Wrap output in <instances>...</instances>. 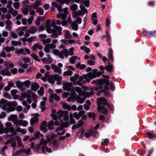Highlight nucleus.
<instances>
[{"label": "nucleus", "mask_w": 156, "mask_h": 156, "mask_svg": "<svg viewBox=\"0 0 156 156\" xmlns=\"http://www.w3.org/2000/svg\"><path fill=\"white\" fill-rule=\"evenodd\" d=\"M92 82L93 84H96V86L94 87L93 90L98 92V96H99L100 93L103 92L106 97H109L110 93L107 91L109 90L108 86L109 85L110 82L108 80L103 79L98 81L93 80Z\"/></svg>", "instance_id": "1"}, {"label": "nucleus", "mask_w": 156, "mask_h": 156, "mask_svg": "<svg viewBox=\"0 0 156 156\" xmlns=\"http://www.w3.org/2000/svg\"><path fill=\"white\" fill-rule=\"evenodd\" d=\"M104 72H98V70L96 69L92 70V72L88 73L87 74H83L82 76L79 78L77 81L76 82V83H74V85L78 84L81 85L82 84L81 81L89 83L91 80L100 76Z\"/></svg>", "instance_id": "2"}, {"label": "nucleus", "mask_w": 156, "mask_h": 156, "mask_svg": "<svg viewBox=\"0 0 156 156\" xmlns=\"http://www.w3.org/2000/svg\"><path fill=\"white\" fill-rule=\"evenodd\" d=\"M17 105V103L16 101L9 102L3 98L0 101V105L2 107V109L6 110L7 113L15 111Z\"/></svg>", "instance_id": "3"}, {"label": "nucleus", "mask_w": 156, "mask_h": 156, "mask_svg": "<svg viewBox=\"0 0 156 156\" xmlns=\"http://www.w3.org/2000/svg\"><path fill=\"white\" fill-rule=\"evenodd\" d=\"M97 103L98 106L100 105H107L108 104L107 101L105 98H100L98 99Z\"/></svg>", "instance_id": "4"}, {"label": "nucleus", "mask_w": 156, "mask_h": 156, "mask_svg": "<svg viewBox=\"0 0 156 156\" xmlns=\"http://www.w3.org/2000/svg\"><path fill=\"white\" fill-rule=\"evenodd\" d=\"M97 109L99 112L103 110L102 113L105 115H106L108 112V109L103 105H99L98 106Z\"/></svg>", "instance_id": "5"}, {"label": "nucleus", "mask_w": 156, "mask_h": 156, "mask_svg": "<svg viewBox=\"0 0 156 156\" xmlns=\"http://www.w3.org/2000/svg\"><path fill=\"white\" fill-rule=\"evenodd\" d=\"M72 86V84L68 82L65 83L63 85V88L68 91H70L71 90V87Z\"/></svg>", "instance_id": "6"}, {"label": "nucleus", "mask_w": 156, "mask_h": 156, "mask_svg": "<svg viewBox=\"0 0 156 156\" xmlns=\"http://www.w3.org/2000/svg\"><path fill=\"white\" fill-rule=\"evenodd\" d=\"M53 78L54 80H57L56 84L58 85L61 84L62 81V77L59 76V75L57 74H55L53 76Z\"/></svg>", "instance_id": "7"}, {"label": "nucleus", "mask_w": 156, "mask_h": 156, "mask_svg": "<svg viewBox=\"0 0 156 156\" xmlns=\"http://www.w3.org/2000/svg\"><path fill=\"white\" fill-rule=\"evenodd\" d=\"M57 114H58L59 118H61L62 116L68 115V112L67 111H63L62 110H59Z\"/></svg>", "instance_id": "8"}, {"label": "nucleus", "mask_w": 156, "mask_h": 156, "mask_svg": "<svg viewBox=\"0 0 156 156\" xmlns=\"http://www.w3.org/2000/svg\"><path fill=\"white\" fill-rule=\"evenodd\" d=\"M54 29H52V30L54 31L57 33H58V34L59 35H61L62 34V28L60 26H55L54 27Z\"/></svg>", "instance_id": "9"}, {"label": "nucleus", "mask_w": 156, "mask_h": 156, "mask_svg": "<svg viewBox=\"0 0 156 156\" xmlns=\"http://www.w3.org/2000/svg\"><path fill=\"white\" fill-rule=\"evenodd\" d=\"M39 87V85L36 82H34V84L32 83L31 84V89L35 91H37Z\"/></svg>", "instance_id": "10"}, {"label": "nucleus", "mask_w": 156, "mask_h": 156, "mask_svg": "<svg viewBox=\"0 0 156 156\" xmlns=\"http://www.w3.org/2000/svg\"><path fill=\"white\" fill-rule=\"evenodd\" d=\"M42 150L43 153H45V150L49 153H51L52 152L51 149L50 148H48L47 147L46 145H44L42 147Z\"/></svg>", "instance_id": "11"}, {"label": "nucleus", "mask_w": 156, "mask_h": 156, "mask_svg": "<svg viewBox=\"0 0 156 156\" xmlns=\"http://www.w3.org/2000/svg\"><path fill=\"white\" fill-rule=\"evenodd\" d=\"M38 118L36 116H34L32 118L30 121V124L31 126H33L34 124L38 122Z\"/></svg>", "instance_id": "12"}, {"label": "nucleus", "mask_w": 156, "mask_h": 156, "mask_svg": "<svg viewBox=\"0 0 156 156\" xmlns=\"http://www.w3.org/2000/svg\"><path fill=\"white\" fill-rule=\"evenodd\" d=\"M18 123L19 125L23 126H26L28 124V122L27 121L21 119L18 120Z\"/></svg>", "instance_id": "13"}, {"label": "nucleus", "mask_w": 156, "mask_h": 156, "mask_svg": "<svg viewBox=\"0 0 156 156\" xmlns=\"http://www.w3.org/2000/svg\"><path fill=\"white\" fill-rule=\"evenodd\" d=\"M32 92L31 91L27 93L26 92H23L22 93V96L23 98H31V94Z\"/></svg>", "instance_id": "14"}, {"label": "nucleus", "mask_w": 156, "mask_h": 156, "mask_svg": "<svg viewBox=\"0 0 156 156\" xmlns=\"http://www.w3.org/2000/svg\"><path fill=\"white\" fill-rule=\"evenodd\" d=\"M52 58L49 57L48 58H43L42 61L43 62L46 64H50L52 62Z\"/></svg>", "instance_id": "15"}, {"label": "nucleus", "mask_w": 156, "mask_h": 156, "mask_svg": "<svg viewBox=\"0 0 156 156\" xmlns=\"http://www.w3.org/2000/svg\"><path fill=\"white\" fill-rule=\"evenodd\" d=\"M79 77V75L78 74L76 73L74 76L70 77V79L71 81L73 82H76V81L77 80ZM74 83H76V82Z\"/></svg>", "instance_id": "16"}, {"label": "nucleus", "mask_w": 156, "mask_h": 156, "mask_svg": "<svg viewBox=\"0 0 156 156\" xmlns=\"http://www.w3.org/2000/svg\"><path fill=\"white\" fill-rule=\"evenodd\" d=\"M16 87L19 89H21L23 87L24 83L23 82H21L20 80H17L16 83Z\"/></svg>", "instance_id": "17"}, {"label": "nucleus", "mask_w": 156, "mask_h": 156, "mask_svg": "<svg viewBox=\"0 0 156 156\" xmlns=\"http://www.w3.org/2000/svg\"><path fill=\"white\" fill-rule=\"evenodd\" d=\"M50 97L52 99H55V100L56 101H58L60 99V97L55 93L51 94L50 95Z\"/></svg>", "instance_id": "18"}, {"label": "nucleus", "mask_w": 156, "mask_h": 156, "mask_svg": "<svg viewBox=\"0 0 156 156\" xmlns=\"http://www.w3.org/2000/svg\"><path fill=\"white\" fill-rule=\"evenodd\" d=\"M71 26L73 30L76 31L78 30V25L76 22H73V23H71Z\"/></svg>", "instance_id": "19"}, {"label": "nucleus", "mask_w": 156, "mask_h": 156, "mask_svg": "<svg viewBox=\"0 0 156 156\" xmlns=\"http://www.w3.org/2000/svg\"><path fill=\"white\" fill-rule=\"evenodd\" d=\"M63 108L64 109H67L68 110H70L71 109V107L66 102L64 103L62 105Z\"/></svg>", "instance_id": "20"}, {"label": "nucleus", "mask_w": 156, "mask_h": 156, "mask_svg": "<svg viewBox=\"0 0 156 156\" xmlns=\"http://www.w3.org/2000/svg\"><path fill=\"white\" fill-rule=\"evenodd\" d=\"M52 143L53 147L54 149V150H57L58 149V146L57 140H55L52 142Z\"/></svg>", "instance_id": "21"}, {"label": "nucleus", "mask_w": 156, "mask_h": 156, "mask_svg": "<svg viewBox=\"0 0 156 156\" xmlns=\"http://www.w3.org/2000/svg\"><path fill=\"white\" fill-rule=\"evenodd\" d=\"M105 68L108 71L111 72L113 69V67L112 65H110L108 64V65L105 66Z\"/></svg>", "instance_id": "22"}, {"label": "nucleus", "mask_w": 156, "mask_h": 156, "mask_svg": "<svg viewBox=\"0 0 156 156\" xmlns=\"http://www.w3.org/2000/svg\"><path fill=\"white\" fill-rule=\"evenodd\" d=\"M89 132L92 135V136H93L94 137L96 136L98 132L97 131L94 130V129H90Z\"/></svg>", "instance_id": "23"}, {"label": "nucleus", "mask_w": 156, "mask_h": 156, "mask_svg": "<svg viewBox=\"0 0 156 156\" xmlns=\"http://www.w3.org/2000/svg\"><path fill=\"white\" fill-rule=\"evenodd\" d=\"M11 117L12 119V122L14 123L16 121L18 122V121L17 120L18 117L16 115L11 114Z\"/></svg>", "instance_id": "24"}, {"label": "nucleus", "mask_w": 156, "mask_h": 156, "mask_svg": "<svg viewBox=\"0 0 156 156\" xmlns=\"http://www.w3.org/2000/svg\"><path fill=\"white\" fill-rule=\"evenodd\" d=\"M73 73V71L70 70H68L67 71H65L63 73V75L64 76H70Z\"/></svg>", "instance_id": "25"}, {"label": "nucleus", "mask_w": 156, "mask_h": 156, "mask_svg": "<svg viewBox=\"0 0 156 156\" xmlns=\"http://www.w3.org/2000/svg\"><path fill=\"white\" fill-rule=\"evenodd\" d=\"M41 41L43 42L44 44L45 45L46 43H50L51 42V40L50 38H48L46 39H41Z\"/></svg>", "instance_id": "26"}, {"label": "nucleus", "mask_w": 156, "mask_h": 156, "mask_svg": "<svg viewBox=\"0 0 156 156\" xmlns=\"http://www.w3.org/2000/svg\"><path fill=\"white\" fill-rule=\"evenodd\" d=\"M77 59V57L76 56H73L71 57L69 60V62L70 63L74 64L75 63V60Z\"/></svg>", "instance_id": "27"}, {"label": "nucleus", "mask_w": 156, "mask_h": 156, "mask_svg": "<svg viewBox=\"0 0 156 156\" xmlns=\"http://www.w3.org/2000/svg\"><path fill=\"white\" fill-rule=\"evenodd\" d=\"M88 115L90 118H92L93 120L95 119L96 115L95 113L89 112L88 113Z\"/></svg>", "instance_id": "28"}, {"label": "nucleus", "mask_w": 156, "mask_h": 156, "mask_svg": "<svg viewBox=\"0 0 156 156\" xmlns=\"http://www.w3.org/2000/svg\"><path fill=\"white\" fill-rule=\"evenodd\" d=\"M24 49L23 48H20L17 51H16V53L17 54H22L23 55H26V53L24 52Z\"/></svg>", "instance_id": "29"}, {"label": "nucleus", "mask_w": 156, "mask_h": 156, "mask_svg": "<svg viewBox=\"0 0 156 156\" xmlns=\"http://www.w3.org/2000/svg\"><path fill=\"white\" fill-rule=\"evenodd\" d=\"M36 12L39 13L41 15H42L44 14V10L41 7L38 8Z\"/></svg>", "instance_id": "30"}, {"label": "nucleus", "mask_w": 156, "mask_h": 156, "mask_svg": "<svg viewBox=\"0 0 156 156\" xmlns=\"http://www.w3.org/2000/svg\"><path fill=\"white\" fill-rule=\"evenodd\" d=\"M40 149V145L39 144L36 145L32 149L33 151L35 152H38Z\"/></svg>", "instance_id": "31"}, {"label": "nucleus", "mask_w": 156, "mask_h": 156, "mask_svg": "<svg viewBox=\"0 0 156 156\" xmlns=\"http://www.w3.org/2000/svg\"><path fill=\"white\" fill-rule=\"evenodd\" d=\"M84 124V122L82 120H80L78 122V123L77 125L76 129H78L79 127H81L82 125Z\"/></svg>", "instance_id": "32"}, {"label": "nucleus", "mask_w": 156, "mask_h": 156, "mask_svg": "<svg viewBox=\"0 0 156 156\" xmlns=\"http://www.w3.org/2000/svg\"><path fill=\"white\" fill-rule=\"evenodd\" d=\"M62 52L63 53V55L67 58L68 56L69 51L67 49H65L62 50Z\"/></svg>", "instance_id": "33"}, {"label": "nucleus", "mask_w": 156, "mask_h": 156, "mask_svg": "<svg viewBox=\"0 0 156 156\" xmlns=\"http://www.w3.org/2000/svg\"><path fill=\"white\" fill-rule=\"evenodd\" d=\"M4 96L5 98H8L9 99H11L12 98V96L9 93L7 92H4Z\"/></svg>", "instance_id": "34"}, {"label": "nucleus", "mask_w": 156, "mask_h": 156, "mask_svg": "<svg viewBox=\"0 0 156 156\" xmlns=\"http://www.w3.org/2000/svg\"><path fill=\"white\" fill-rule=\"evenodd\" d=\"M24 85L27 88H29L30 85V81L29 80L25 81L24 82Z\"/></svg>", "instance_id": "35"}, {"label": "nucleus", "mask_w": 156, "mask_h": 156, "mask_svg": "<svg viewBox=\"0 0 156 156\" xmlns=\"http://www.w3.org/2000/svg\"><path fill=\"white\" fill-rule=\"evenodd\" d=\"M70 8L72 11H75L78 8L77 5L74 4L71 6Z\"/></svg>", "instance_id": "36"}, {"label": "nucleus", "mask_w": 156, "mask_h": 156, "mask_svg": "<svg viewBox=\"0 0 156 156\" xmlns=\"http://www.w3.org/2000/svg\"><path fill=\"white\" fill-rule=\"evenodd\" d=\"M37 29L35 27H32L30 28V32L31 34L34 33L37 31Z\"/></svg>", "instance_id": "37"}, {"label": "nucleus", "mask_w": 156, "mask_h": 156, "mask_svg": "<svg viewBox=\"0 0 156 156\" xmlns=\"http://www.w3.org/2000/svg\"><path fill=\"white\" fill-rule=\"evenodd\" d=\"M40 129L41 131H44V133H46L47 132V128H46V126H41V125H40Z\"/></svg>", "instance_id": "38"}, {"label": "nucleus", "mask_w": 156, "mask_h": 156, "mask_svg": "<svg viewBox=\"0 0 156 156\" xmlns=\"http://www.w3.org/2000/svg\"><path fill=\"white\" fill-rule=\"evenodd\" d=\"M53 125H54L53 121V120H51L50 121V122L48 123V127L49 129H52L53 128L50 127V126H53Z\"/></svg>", "instance_id": "39"}, {"label": "nucleus", "mask_w": 156, "mask_h": 156, "mask_svg": "<svg viewBox=\"0 0 156 156\" xmlns=\"http://www.w3.org/2000/svg\"><path fill=\"white\" fill-rule=\"evenodd\" d=\"M8 148V147L6 145L4 146L2 148L1 150V151L2 154L4 155L5 154V150Z\"/></svg>", "instance_id": "40"}, {"label": "nucleus", "mask_w": 156, "mask_h": 156, "mask_svg": "<svg viewBox=\"0 0 156 156\" xmlns=\"http://www.w3.org/2000/svg\"><path fill=\"white\" fill-rule=\"evenodd\" d=\"M65 37L67 39H70L71 37V35L68 30L67 31L65 34Z\"/></svg>", "instance_id": "41"}, {"label": "nucleus", "mask_w": 156, "mask_h": 156, "mask_svg": "<svg viewBox=\"0 0 156 156\" xmlns=\"http://www.w3.org/2000/svg\"><path fill=\"white\" fill-rule=\"evenodd\" d=\"M52 34L50 36L51 37L53 38H56L58 37V35L56 33L52 31Z\"/></svg>", "instance_id": "42"}, {"label": "nucleus", "mask_w": 156, "mask_h": 156, "mask_svg": "<svg viewBox=\"0 0 156 156\" xmlns=\"http://www.w3.org/2000/svg\"><path fill=\"white\" fill-rule=\"evenodd\" d=\"M47 44L48 46H49L50 48L54 49L56 48V45L53 43H51V44Z\"/></svg>", "instance_id": "43"}, {"label": "nucleus", "mask_w": 156, "mask_h": 156, "mask_svg": "<svg viewBox=\"0 0 156 156\" xmlns=\"http://www.w3.org/2000/svg\"><path fill=\"white\" fill-rule=\"evenodd\" d=\"M20 3L18 2H15L13 4V6L16 9H18L19 8Z\"/></svg>", "instance_id": "44"}, {"label": "nucleus", "mask_w": 156, "mask_h": 156, "mask_svg": "<svg viewBox=\"0 0 156 156\" xmlns=\"http://www.w3.org/2000/svg\"><path fill=\"white\" fill-rule=\"evenodd\" d=\"M87 63L90 66H93L95 64V62L92 60L88 61Z\"/></svg>", "instance_id": "45"}, {"label": "nucleus", "mask_w": 156, "mask_h": 156, "mask_svg": "<svg viewBox=\"0 0 156 156\" xmlns=\"http://www.w3.org/2000/svg\"><path fill=\"white\" fill-rule=\"evenodd\" d=\"M147 137L150 139H152L154 136V135L151 133L150 132H147Z\"/></svg>", "instance_id": "46"}, {"label": "nucleus", "mask_w": 156, "mask_h": 156, "mask_svg": "<svg viewBox=\"0 0 156 156\" xmlns=\"http://www.w3.org/2000/svg\"><path fill=\"white\" fill-rule=\"evenodd\" d=\"M74 48L73 47L71 48H70L69 53V55L70 56L73 55H74Z\"/></svg>", "instance_id": "47"}, {"label": "nucleus", "mask_w": 156, "mask_h": 156, "mask_svg": "<svg viewBox=\"0 0 156 156\" xmlns=\"http://www.w3.org/2000/svg\"><path fill=\"white\" fill-rule=\"evenodd\" d=\"M73 116L77 120H78L80 118L78 113L77 112H75L73 113Z\"/></svg>", "instance_id": "48"}, {"label": "nucleus", "mask_w": 156, "mask_h": 156, "mask_svg": "<svg viewBox=\"0 0 156 156\" xmlns=\"http://www.w3.org/2000/svg\"><path fill=\"white\" fill-rule=\"evenodd\" d=\"M84 5L87 7H88L90 5V1L89 0H86L83 2Z\"/></svg>", "instance_id": "49"}, {"label": "nucleus", "mask_w": 156, "mask_h": 156, "mask_svg": "<svg viewBox=\"0 0 156 156\" xmlns=\"http://www.w3.org/2000/svg\"><path fill=\"white\" fill-rule=\"evenodd\" d=\"M51 23V20L50 19H48L46 22L45 27L47 28L50 26V23Z\"/></svg>", "instance_id": "50"}, {"label": "nucleus", "mask_w": 156, "mask_h": 156, "mask_svg": "<svg viewBox=\"0 0 156 156\" xmlns=\"http://www.w3.org/2000/svg\"><path fill=\"white\" fill-rule=\"evenodd\" d=\"M110 90L111 91H113L115 88V86L114 84L112 83V82H111L110 83Z\"/></svg>", "instance_id": "51"}, {"label": "nucleus", "mask_w": 156, "mask_h": 156, "mask_svg": "<svg viewBox=\"0 0 156 156\" xmlns=\"http://www.w3.org/2000/svg\"><path fill=\"white\" fill-rule=\"evenodd\" d=\"M50 48H49V46H48L47 44L45 45V47L44 48V50L46 53H49L50 51Z\"/></svg>", "instance_id": "52"}, {"label": "nucleus", "mask_w": 156, "mask_h": 156, "mask_svg": "<svg viewBox=\"0 0 156 156\" xmlns=\"http://www.w3.org/2000/svg\"><path fill=\"white\" fill-rule=\"evenodd\" d=\"M17 143H18V144L20 146V147H23V145L22 143V141L21 140L20 138H18V139H17Z\"/></svg>", "instance_id": "53"}, {"label": "nucleus", "mask_w": 156, "mask_h": 156, "mask_svg": "<svg viewBox=\"0 0 156 156\" xmlns=\"http://www.w3.org/2000/svg\"><path fill=\"white\" fill-rule=\"evenodd\" d=\"M18 92V90L15 89H13L11 91V94L12 96L16 95Z\"/></svg>", "instance_id": "54"}, {"label": "nucleus", "mask_w": 156, "mask_h": 156, "mask_svg": "<svg viewBox=\"0 0 156 156\" xmlns=\"http://www.w3.org/2000/svg\"><path fill=\"white\" fill-rule=\"evenodd\" d=\"M85 113V112L84 110H82L79 111L78 112V114L80 117L82 116Z\"/></svg>", "instance_id": "55"}, {"label": "nucleus", "mask_w": 156, "mask_h": 156, "mask_svg": "<svg viewBox=\"0 0 156 156\" xmlns=\"http://www.w3.org/2000/svg\"><path fill=\"white\" fill-rule=\"evenodd\" d=\"M7 70V67L6 68H4L1 71V74L2 75L4 76H5V75H6L5 73H6Z\"/></svg>", "instance_id": "56"}, {"label": "nucleus", "mask_w": 156, "mask_h": 156, "mask_svg": "<svg viewBox=\"0 0 156 156\" xmlns=\"http://www.w3.org/2000/svg\"><path fill=\"white\" fill-rule=\"evenodd\" d=\"M11 35L12 37L13 38H16L18 37V36L17 34L14 32H11Z\"/></svg>", "instance_id": "57"}, {"label": "nucleus", "mask_w": 156, "mask_h": 156, "mask_svg": "<svg viewBox=\"0 0 156 156\" xmlns=\"http://www.w3.org/2000/svg\"><path fill=\"white\" fill-rule=\"evenodd\" d=\"M56 8L59 12H62L63 10L62 9V6L60 5H58Z\"/></svg>", "instance_id": "58"}, {"label": "nucleus", "mask_w": 156, "mask_h": 156, "mask_svg": "<svg viewBox=\"0 0 156 156\" xmlns=\"http://www.w3.org/2000/svg\"><path fill=\"white\" fill-rule=\"evenodd\" d=\"M34 19V17L30 16V18L28 19L27 21L28 23L29 24H31L33 22V20Z\"/></svg>", "instance_id": "59"}, {"label": "nucleus", "mask_w": 156, "mask_h": 156, "mask_svg": "<svg viewBox=\"0 0 156 156\" xmlns=\"http://www.w3.org/2000/svg\"><path fill=\"white\" fill-rule=\"evenodd\" d=\"M110 20L109 19L107 18L106 20V26L107 27H108L110 26Z\"/></svg>", "instance_id": "60"}, {"label": "nucleus", "mask_w": 156, "mask_h": 156, "mask_svg": "<svg viewBox=\"0 0 156 156\" xmlns=\"http://www.w3.org/2000/svg\"><path fill=\"white\" fill-rule=\"evenodd\" d=\"M80 132H81L80 135V138H81L83 136V134L84 132V129L82 128L80 130Z\"/></svg>", "instance_id": "61"}, {"label": "nucleus", "mask_w": 156, "mask_h": 156, "mask_svg": "<svg viewBox=\"0 0 156 156\" xmlns=\"http://www.w3.org/2000/svg\"><path fill=\"white\" fill-rule=\"evenodd\" d=\"M58 55L59 57L62 59H64V57L63 55V53L62 52V51H60Z\"/></svg>", "instance_id": "62"}, {"label": "nucleus", "mask_w": 156, "mask_h": 156, "mask_svg": "<svg viewBox=\"0 0 156 156\" xmlns=\"http://www.w3.org/2000/svg\"><path fill=\"white\" fill-rule=\"evenodd\" d=\"M35 5H36L37 7H38L41 4V0H37L35 2Z\"/></svg>", "instance_id": "63"}, {"label": "nucleus", "mask_w": 156, "mask_h": 156, "mask_svg": "<svg viewBox=\"0 0 156 156\" xmlns=\"http://www.w3.org/2000/svg\"><path fill=\"white\" fill-rule=\"evenodd\" d=\"M11 73L13 74H16L17 73V69L16 68H14L11 70Z\"/></svg>", "instance_id": "64"}]
</instances>
